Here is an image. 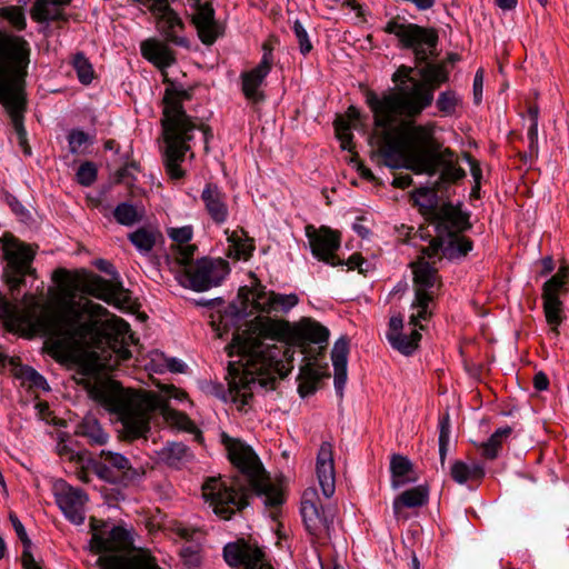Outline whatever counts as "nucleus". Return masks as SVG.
Wrapping results in <instances>:
<instances>
[{
    "instance_id": "obj_1",
    "label": "nucleus",
    "mask_w": 569,
    "mask_h": 569,
    "mask_svg": "<svg viewBox=\"0 0 569 569\" xmlns=\"http://www.w3.org/2000/svg\"><path fill=\"white\" fill-rule=\"evenodd\" d=\"M282 337L303 348L308 343L327 345L329 330L310 318L301 319L293 326L267 319L259 321L252 332L234 336L229 346V356L239 355L241 365L229 363V393L232 401L239 403V409L250 403L256 389L272 390L277 378H283L291 371L293 351L283 342H264Z\"/></svg>"
},
{
    "instance_id": "obj_2",
    "label": "nucleus",
    "mask_w": 569,
    "mask_h": 569,
    "mask_svg": "<svg viewBox=\"0 0 569 569\" xmlns=\"http://www.w3.org/2000/svg\"><path fill=\"white\" fill-rule=\"evenodd\" d=\"M221 441L230 462L238 469L239 475L229 480L220 476L206 479L202 485V497L209 502L213 512L221 519L229 520L249 505L252 492L263 496L264 503L269 507L281 505V491L271 481L252 448L224 432L221 435Z\"/></svg>"
},
{
    "instance_id": "obj_3",
    "label": "nucleus",
    "mask_w": 569,
    "mask_h": 569,
    "mask_svg": "<svg viewBox=\"0 0 569 569\" xmlns=\"http://www.w3.org/2000/svg\"><path fill=\"white\" fill-rule=\"evenodd\" d=\"M379 152L385 163L393 169L406 168L416 174L433 176L439 168L440 181L455 183L466 177V171L453 159V152L435 137V126L403 121L391 130H382Z\"/></svg>"
},
{
    "instance_id": "obj_4",
    "label": "nucleus",
    "mask_w": 569,
    "mask_h": 569,
    "mask_svg": "<svg viewBox=\"0 0 569 569\" xmlns=\"http://www.w3.org/2000/svg\"><path fill=\"white\" fill-rule=\"evenodd\" d=\"M91 395L110 412L118 416L127 440L146 437L150 430L151 416L157 410L172 426L182 430L193 428V422L187 415L172 409L168 400L156 392L124 389L119 382L110 380L93 386Z\"/></svg>"
},
{
    "instance_id": "obj_5",
    "label": "nucleus",
    "mask_w": 569,
    "mask_h": 569,
    "mask_svg": "<svg viewBox=\"0 0 569 569\" xmlns=\"http://www.w3.org/2000/svg\"><path fill=\"white\" fill-rule=\"evenodd\" d=\"M140 49L142 57L161 71L163 83L167 84L162 98L161 127L168 143V162L172 167L171 162L188 150L186 140L190 139V131L194 128L183 109V102L192 99L193 89H184L168 77L166 69L174 64L177 59L174 51L166 42L149 38L141 42ZM174 170V168H170V171L176 172Z\"/></svg>"
},
{
    "instance_id": "obj_6",
    "label": "nucleus",
    "mask_w": 569,
    "mask_h": 569,
    "mask_svg": "<svg viewBox=\"0 0 569 569\" xmlns=\"http://www.w3.org/2000/svg\"><path fill=\"white\" fill-rule=\"evenodd\" d=\"M31 48L21 36L0 29V103L6 108L18 143L26 154L31 153L23 126L26 110V78Z\"/></svg>"
},
{
    "instance_id": "obj_7",
    "label": "nucleus",
    "mask_w": 569,
    "mask_h": 569,
    "mask_svg": "<svg viewBox=\"0 0 569 569\" xmlns=\"http://www.w3.org/2000/svg\"><path fill=\"white\" fill-rule=\"evenodd\" d=\"M422 80L412 81V86H401L398 92L381 98L369 91L367 104L373 113L376 128L391 130L390 126L400 116L415 118L433 101V92L440 84L448 81L445 63H427L419 70Z\"/></svg>"
},
{
    "instance_id": "obj_8",
    "label": "nucleus",
    "mask_w": 569,
    "mask_h": 569,
    "mask_svg": "<svg viewBox=\"0 0 569 569\" xmlns=\"http://www.w3.org/2000/svg\"><path fill=\"white\" fill-rule=\"evenodd\" d=\"M2 261L1 280L6 284L11 300L3 293V298L16 305L20 310L24 308V297H22L21 306L17 303L18 295L26 284L27 277L37 278V270L32 263L38 251V244H30L21 241L12 233L6 232L0 238ZM0 292H2L0 290ZM24 293L23 296H26Z\"/></svg>"
},
{
    "instance_id": "obj_9",
    "label": "nucleus",
    "mask_w": 569,
    "mask_h": 569,
    "mask_svg": "<svg viewBox=\"0 0 569 569\" xmlns=\"http://www.w3.org/2000/svg\"><path fill=\"white\" fill-rule=\"evenodd\" d=\"M383 31L395 34L400 44L406 49H412L418 63L437 58L438 32L435 28H426L415 23L391 19L383 27Z\"/></svg>"
},
{
    "instance_id": "obj_10",
    "label": "nucleus",
    "mask_w": 569,
    "mask_h": 569,
    "mask_svg": "<svg viewBox=\"0 0 569 569\" xmlns=\"http://www.w3.org/2000/svg\"><path fill=\"white\" fill-rule=\"evenodd\" d=\"M425 257L422 254V257L410 264L415 283L412 308L417 309V312L410 316L409 325L413 327L419 326L420 329H423V326L419 325V321L431 318L432 311L429 309V305L433 301L441 287L438 270L429 261H426Z\"/></svg>"
},
{
    "instance_id": "obj_11",
    "label": "nucleus",
    "mask_w": 569,
    "mask_h": 569,
    "mask_svg": "<svg viewBox=\"0 0 569 569\" xmlns=\"http://www.w3.org/2000/svg\"><path fill=\"white\" fill-rule=\"evenodd\" d=\"M53 280L69 289L101 299L108 303L119 305L126 300V292L120 284H116L92 272H82L71 278L66 269H57Z\"/></svg>"
},
{
    "instance_id": "obj_12",
    "label": "nucleus",
    "mask_w": 569,
    "mask_h": 569,
    "mask_svg": "<svg viewBox=\"0 0 569 569\" xmlns=\"http://www.w3.org/2000/svg\"><path fill=\"white\" fill-rule=\"evenodd\" d=\"M301 516L308 533L315 540L326 542L331 538L336 509L319 508L318 495L312 488L305 490L302 495Z\"/></svg>"
},
{
    "instance_id": "obj_13",
    "label": "nucleus",
    "mask_w": 569,
    "mask_h": 569,
    "mask_svg": "<svg viewBox=\"0 0 569 569\" xmlns=\"http://www.w3.org/2000/svg\"><path fill=\"white\" fill-rule=\"evenodd\" d=\"M228 272L226 261L203 258L186 268L181 283L196 291H206L219 286Z\"/></svg>"
},
{
    "instance_id": "obj_14",
    "label": "nucleus",
    "mask_w": 569,
    "mask_h": 569,
    "mask_svg": "<svg viewBox=\"0 0 569 569\" xmlns=\"http://www.w3.org/2000/svg\"><path fill=\"white\" fill-rule=\"evenodd\" d=\"M94 473L102 480L114 483L119 477L127 480L139 479L143 469L133 468L127 457L111 450H101L99 460L92 462Z\"/></svg>"
},
{
    "instance_id": "obj_15",
    "label": "nucleus",
    "mask_w": 569,
    "mask_h": 569,
    "mask_svg": "<svg viewBox=\"0 0 569 569\" xmlns=\"http://www.w3.org/2000/svg\"><path fill=\"white\" fill-rule=\"evenodd\" d=\"M141 4L149 8L157 18V28L163 34L167 42L174 43L180 47H188V40L180 36L183 30V22L169 6V0H137Z\"/></svg>"
},
{
    "instance_id": "obj_16",
    "label": "nucleus",
    "mask_w": 569,
    "mask_h": 569,
    "mask_svg": "<svg viewBox=\"0 0 569 569\" xmlns=\"http://www.w3.org/2000/svg\"><path fill=\"white\" fill-rule=\"evenodd\" d=\"M306 236L309 240L312 254L320 261L333 267L345 264L337 254L340 248V232L329 227L315 228L311 224L306 227Z\"/></svg>"
},
{
    "instance_id": "obj_17",
    "label": "nucleus",
    "mask_w": 569,
    "mask_h": 569,
    "mask_svg": "<svg viewBox=\"0 0 569 569\" xmlns=\"http://www.w3.org/2000/svg\"><path fill=\"white\" fill-rule=\"evenodd\" d=\"M223 557L233 569H273L266 560L262 549L244 539L227 543L223 548Z\"/></svg>"
},
{
    "instance_id": "obj_18",
    "label": "nucleus",
    "mask_w": 569,
    "mask_h": 569,
    "mask_svg": "<svg viewBox=\"0 0 569 569\" xmlns=\"http://www.w3.org/2000/svg\"><path fill=\"white\" fill-rule=\"evenodd\" d=\"M263 56L260 63L253 69L241 73V87L246 99L251 103H259L266 96L261 90L266 77L272 67V47L269 42L262 46Z\"/></svg>"
},
{
    "instance_id": "obj_19",
    "label": "nucleus",
    "mask_w": 569,
    "mask_h": 569,
    "mask_svg": "<svg viewBox=\"0 0 569 569\" xmlns=\"http://www.w3.org/2000/svg\"><path fill=\"white\" fill-rule=\"evenodd\" d=\"M472 249V241L462 233H439L423 248L421 253L433 259L442 252L448 260L461 259Z\"/></svg>"
},
{
    "instance_id": "obj_20",
    "label": "nucleus",
    "mask_w": 569,
    "mask_h": 569,
    "mask_svg": "<svg viewBox=\"0 0 569 569\" xmlns=\"http://www.w3.org/2000/svg\"><path fill=\"white\" fill-rule=\"evenodd\" d=\"M56 500L63 515L74 525L84 521V505L88 496L79 488L64 482L56 487Z\"/></svg>"
},
{
    "instance_id": "obj_21",
    "label": "nucleus",
    "mask_w": 569,
    "mask_h": 569,
    "mask_svg": "<svg viewBox=\"0 0 569 569\" xmlns=\"http://www.w3.org/2000/svg\"><path fill=\"white\" fill-rule=\"evenodd\" d=\"M432 220L436 223L437 234L462 233L471 228L468 214L460 209L446 203L432 210Z\"/></svg>"
},
{
    "instance_id": "obj_22",
    "label": "nucleus",
    "mask_w": 569,
    "mask_h": 569,
    "mask_svg": "<svg viewBox=\"0 0 569 569\" xmlns=\"http://www.w3.org/2000/svg\"><path fill=\"white\" fill-rule=\"evenodd\" d=\"M316 473L326 498H331L336 490V471L333 460V446L323 441L317 453Z\"/></svg>"
},
{
    "instance_id": "obj_23",
    "label": "nucleus",
    "mask_w": 569,
    "mask_h": 569,
    "mask_svg": "<svg viewBox=\"0 0 569 569\" xmlns=\"http://www.w3.org/2000/svg\"><path fill=\"white\" fill-rule=\"evenodd\" d=\"M192 22L202 43L212 44L219 36V26L214 20V10L210 1L196 2Z\"/></svg>"
},
{
    "instance_id": "obj_24",
    "label": "nucleus",
    "mask_w": 569,
    "mask_h": 569,
    "mask_svg": "<svg viewBox=\"0 0 569 569\" xmlns=\"http://www.w3.org/2000/svg\"><path fill=\"white\" fill-rule=\"evenodd\" d=\"M91 529L94 531L89 543L92 552L102 553L124 550L130 545L129 533L121 527H113L107 538L97 532L98 526L93 519L91 520Z\"/></svg>"
},
{
    "instance_id": "obj_25",
    "label": "nucleus",
    "mask_w": 569,
    "mask_h": 569,
    "mask_svg": "<svg viewBox=\"0 0 569 569\" xmlns=\"http://www.w3.org/2000/svg\"><path fill=\"white\" fill-rule=\"evenodd\" d=\"M201 200L211 220L222 224L228 220L229 207L227 196L216 183H207L201 192Z\"/></svg>"
},
{
    "instance_id": "obj_26",
    "label": "nucleus",
    "mask_w": 569,
    "mask_h": 569,
    "mask_svg": "<svg viewBox=\"0 0 569 569\" xmlns=\"http://www.w3.org/2000/svg\"><path fill=\"white\" fill-rule=\"evenodd\" d=\"M97 563L101 569H161L154 558L146 553L100 556Z\"/></svg>"
},
{
    "instance_id": "obj_27",
    "label": "nucleus",
    "mask_w": 569,
    "mask_h": 569,
    "mask_svg": "<svg viewBox=\"0 0 569 569\" xmlns=\"http://www.w3.org/2000/svg\"><path fill=\"white\" fill-rule=\"evenodd\" d=\"M71 0H36L30 9V16L36 22L67 20L66 8Z\"/></svg>"
},
{
    "instance_id": "obj_28",
    "label": "nucleus",
    "mask_w": 569,
    "mask_h": 569,
    "mask_svg": "<svg viewBox=\"0 0 569 569\" xmlns=\"http://www.w3.org/2000/svg\"><path fill=\"white\" fill-rule=\"evenodd\" d=\"M349 353V340L341 337L335 342L331 351V360L335 369V387L340 397L347 382V361Z\"/></svg>"
},
{
    "instance_id": "obj_29",
    "label": "nucleus",
    "mask_w": 569,
    "mask_h": 569,
    "mask_svg": "<svg viewBox=\"0 0 569 569\" xmlns=\"http://www.w3.org/2000/svg\"><path fill=\"white\" fill-rule=\"evenodd\" d=\"M190 119H191V122L194 124V128L190 131V139L189 140H186V144L188 147V150L183 151V153L181 156H179V158L171 162V166L172 168H174L176 172L173 171H170V166H169V162H168V143L166 141V139L163 138V141H164V150H163V164H164V168H166V172L168 173V176L171 178V179H181L183 176H184V170L181 169V162L184 160V157L187 154V152L190 151L191 147H190V141L193 139V131L199 129L202 131L203 133V138H204V149L206 151L209 150V140L212 138V131H211V128L207 124H203V123H200V124H197L194 121H193V118L188 116ZM162 136L164 137V134L162 133Z\"/></svg>"
},
{
    "instance_id": "obj_30",
    "label": "nucleus",
    "mask_w": 569,
    "mask_h": 569,
    "mask_svg": "<svg viewBox=\"0 0 569 569\" xmlns=\"http://www.w3.org/2000/svg\"><path fill=\"white\" fill-rule=\"evenodd\" d=\"M429 490L426 486H417L409 490L403 491L393 501L395 516L400 519H406L403 515V508H418L422 507L428 502Z\"/></svg>"
},
{
    "instance_id": "obj_31",
    "label": "nucleus",
    "mask_w": 569,
    "mask_h": 569,
    "mask_svg": "<svg viewBox=\"0 0 569 569\" xmlns=\"http://www.w3.org/2000/svg\"><path fill=\"white\" fill-rule=\"evenodd\" d=\"M391 486L397 489L411 482H416L418 477L415 472L411 461L402 455H392L390 459Z\"/></svg>"
},
{
    "instance_id": "obj_32",
    "label": "nucleus",
    "mask_w": 569,
    "mask_h": 569,
    "mask_svg": "<svg viewBox=\"0 0 569 569\" xmlns=\"http://www.w3.org/2000/svg\"><path fill=\"white\" fill-rule=\"evenodd\" d=\"M360 117V111L355 106L347 109L346 117L338 116L335 120L336 136L340 141L343 150L352 151L355 146L352 143V133L350 132V121L357 120Z\"/></svg>"
},
{
    "instance_id": "obj_33",
    "label": "nucleus",
    "mask_w": 569,
    "mask_h": 569,
    "mask_svg": "<svg viewBox=\"0 0 569 569\" xmlns=\"http://www.w3.org/2000/svg\"><path fill=\"white\" fill-rule=\"evenodd\" d=\"M76 433L87 438L91 446H103L109 438L108 433L93 416H86L77 426Z\"/></svg>"
},
{
    "instance_id": "obj_34",
    "label": "nucleus",
    "mask_w": 569,
    "mask_h": 569,
    "mask_svg": "<svg viewBox=\"0 0 569 569\" xmlns=\"http://www.w3.org/2000/svg\"><path fill=\"white\" fill-rule=\"evenodd\" d=\"M160 459L169 467L180 468L192 460L190 449L181 442L168 443L159 452Z\"/></svg>"
},
{
    "instance_id": "obj_35",
    "label": "nucleus",
    "mask_w": 569,
    "mask_h": 569,
    "mask_svg": "<svg viewBox=\"0 0 569 569\" xmlns=\"http://www.w3.org/2000/svg\"><path fill=\"white\" fill-rule=\"evenodd\" d=\"M159 238H161L160 231L149 227H141L128 234L130 242L141 253H149L152 251Z\"/></svg>"
},
{
    "instance_id": "obj_36",
    "label": "nucleus",
    "mask_w": 569,
    "mask_h": 569,
    "mask_svg": "<svg viewBox=\"0 0 569 569\" xmlns=\"http://www.w3.org/2000/svg\"><path fill=\"white\" fill-rule=\"evenodd\" d=\"M239 296H244L246 300L249 299V296L252 298V303L254 309L261 312L271 313L273 312V291H266L263 287L259 286L252 290L247 287H242L239 290Z\"/></svg>"
},
{
    "instance_id": "obj_37",
    "label": "nucleus",
    "mask_w": 569,
    "mask_h": 569,
    "mask_svg": "<svg viewBox=\"0 0 569 569\" xmlns=\"http://www.w3.org/2000/svg\"><path fill=\"white\" fill-rule=\"evenodd\" d=\"M511 433L512 428L509 426L497 429L488 439V441L482 442L479 446L481 456L489 460L496 459L502 447V443L510 437Z\"/></svg>"
},
{
    "instance_id": "obj_38",
    "label": "nucleus",
    "mask_w": 569,
    "mask_h": 569,
    "mask_svg": "<svg viewBox=\"0 0 569 569\" xmlns=\"http://www.w3.org/2000/svg\"><path fill=\"white\" fill-rule=\"evenodd\" d=\"M452 479L462 485L468 480H480L485 476V469L480 463H472L468 466L463 461L457 460L453 462L450 469Z\"/></svg>"
},
{
    "instance_id": "obj_39",
    "label": "nucleus",
    "mask_w": 569,
    "mask_h": 569,
    "mask_svg": "<svg viewBox=\"0 0 569 569\" xmlns=\"http://www.w3.org/2000/svg\"><path fill=\"white\" fill-rule=\"evenodd\" d=\"M113 217L120 224L133 226L143 219L144 210L131 203L122 202L114 208Z\"/></svg>"
},
{
    "instance_id": "obj_40",
    "label": "nucleus",
    "mask_w": 569,
    "mask_h": 569,
    "mask_svg": "<svg viewBox=\"0 0 569 569\" xmlns=\"http://www.w3.org/2000/svg\"><path fill=\"white\" fill-rule=\"evenodd\" d=\"M390 345L403 355H411L417 348L421 339V335L417 329H413L409 336L402 333L387 335Z\"/></svg>"
},
{
    "instance_id": "obj_41",
    "label": "nucleus",
    "mask_w": 569,
    "mask_h": 569,
    "mask_svg": "<svg viewBox=\"0 0 569 569\" xmlns=\"http://www.w3.org/2000/svg\"><path fill=\"white\" fill-rule=\"evenodd\" d=\"M569 280V266H561L557 273L553 274L542 287V296L559 297L560 292L566 289Z\"/></svg>"
},
{
    "instance_id": "obj_42",
    "label": "nucleus",
    "mask_w": 569,
    "mask_h": 569,
    "mask_svg": "<svg viewBox=\"0 0 569 569\" xmlns=\"http://www.w3.org/2000/svg\"><path fill=\"white\" fill-rule=\"evenodd\" d=\"M543 311L547 322L552 326V330L558 333L557 327L562 321V302L559 297L542 296Z\"/></svg>"
},
{
    "instance_id": "obj_43",
    "label": "nucleus",
    "mask_w": 569,
    "mask_h": 569,
    "mask_svg": "<svg viewBox=\"0 0 569 569\" xmlns=\"http://www.w3.org/2000/svg\"><path fill=\"white\" fill-rule=\"evenodd\" d=\"M243 234H244V231L241 229L240 231H232L228 236V241L233 247V249L236 251V257L238 259L249 258L251 254V251L253 250V246L251 244L250 240L242 238Z\"/></svg>"
},
{
    "instance_id": "obj_44",
    "label": "nucleus",
    "mask_w": 569,
    "mask_h": 569,
    "mask_svg": "<svg viewBox=\"0 0 569 569\" xmlns=\"http://www.w3.org/2000/svg\"><path fill=\"white\" fill-rule=\"evenodd\" d=\"M439 456L443 466L450 438V417L448 412L439 418Z\"/></svg>"
},
{
    "instance_id": "obj_45",
    "label": "nucleus",
    "mask_w": 569,
    "mask_h": 569,
    "mask_svg": "<svg viewBox=\"0 0 569 569\" xmlns=\"http://www.w3.org/2000/svg\"><path fill=\"white\" fill-rule=\"evenodd\" d=\"M0 17L6 19L18 31H22L27 27L24 13L19 7L0 8Z\"/></svg>"
},
{
    "instance_id": "obj_46",
    "label": "nucleus",
    "mask_w": 569,
    "mask_h": 569,
    "mask_svg": "<svg viewBox=\"0 0 569 569\" xmlns=\"http://www.w3.org/2000/svg\"><path fill=\"white\" fill-rule=\"evenodd\" d=\"M73 67L81 83L89 84L93 79V69L83 53L79 52L73 58Z\"/></svg>"
},
{
    "instance_id": "obj_47",
    "label": "nucleus",
    "mask_w": 569,
    "mask_h": 569,
    "mask_svg": "<svg viewBox=\"0 0 569 569\" xmlns=\"http://www.w3.org/2000/svg\"><path fill=\"white\" fill-rule=\"evenodd\" d=\"M194 250L196 246L189 243L171 248V258L177 266L183 267V273L186 272V268L190 266L189 262L193 258Z\"/></svg>"
},
{
    "instance_id": "obj_48",
    "label": "nucleus",
    "mask_w": 569,
    "mask_h": 569,
    "mask_svg": "<svg viewBox=\"0 0 569 569\" xmlns=\"http://www.w3.org/2000/svg\"><path fill=\"white\" fill-rule=\"evenodd\" d=\"M180 557L188 569H196L201 563L200 547L198 545H187L180 550Z\"/></svg>"
},
{
    "instance_id": "obj_49",
    "label": "nucleus",
    "mask_w": 569,
    "mask_h": 569,
    "mask_svg": "<svg viewBox=\"0 0 569 569\" xmlns=\"http://www.w3.org/2000/svg\"><path fill=\"white\" fill-rule=\"evenodd\" d=\"M458 101L459 100L455 92H441L437 99V108L442 114L450 116L455 112Z\"/></svg>"
},
{
    "instance_id": "obj_50",
    "label": "nucleus",
    "mask_w": 569,
    "mask_h": 569,
    "mask_svg": "<svg viewBox=\"0 0 569 569\" xmlns=\"http://www.w3.org/2000/svg\"><path fill=\"white\" fill-rule=\"evenodd\" d=\"M97 179V169L92 162L82 163L77 171V181L82 186H91Z\"/></svg>"
},
{
    "instance_id": "obj_51",
    "label": "nucleus",
    "mask_w": 569,
    "mask_h": 569,
    "mask_svg": "<svg viewBox=\"0 0 569 569\" xmlns=\"http://www.w3.org/2000/svg\"><path fill=\"white\" fill-rule=\"evenodd\" d=\"M273 300V312H286L299 302L298 296L295 293L280 295L274 292Z\"/></svg>"
},
{
    "instance_id": "obj_52",
    "label": "nucleus",
    "mask_w": 569,
    "mask_h": 569,
    "mask_svg": "<svg viewBox=\"0 0 569 569\" xmlns=\"http://www.w3.org/2000/svg\"><path fill=\"white\" fill-rule=\"evenodd\" d=\"M293 31L296 34V38L299 42V49L300 52L306 56L312 50L311 41L309 40L308 32L303 28V26L300 23V21L296 20L293 23Z\"/></svg>"
},
{
    "instance_id": "obj_53",
    "label": "nucleus",
    "mask_w": 569,
    "mask_h": 569,
    "mask_svg": "<svg viewBox=\"0 0 569 569\" xmlns=\"http://www.w3.org/2000/svg\"><path fill=\"white\" fill-rule=\"evenodd\" d=\"M413 68L400 66L397 71L392 76L393 82H399L398 89L396 92L399 91L401 86H412V81H417L411 77V73L413 72Z\"/></svg>"
},
{
    "instance_id": "obj_54",
    "label": "nucleus",
    "mask_w": 569,
    "mask_h": 569,
    "mask_svg": "<svg viewBox=\"0 0 569 569\" xmlns=\"http://www.w3.org/2000/svg\"><path fill=\"white\" fill-rule=\"evenodd\" d=\"M70 151L77 153L89 141V136L81 130H73L68 137Z\"/></svg>"
},
{
    "instance_id": "obj_55",
    "label": "nucleus",
    "mask_w": 569,
    "mask_h": 569,
    "mask_svg": "<svg viewBox=\"0 0 569 569\" xmlns=\"http://www.w3.org/2000/svg\"><path fill=\"white\" fill-rule=\"evenodd\" d=\"M169 237L177 242V246L188 244L192 238L191 227L172 228L168 231Z\"/></svg>"
},
{
    "instance_id": "obj_56",
    "label": "nucleus",
    "mask_w": 569,
    "mask_h": 569,
    "mask_svg": "<svg viewBox=\"0 0 569 569\" xmlns=\"http://www.w3.org/2000/svg\"><path fill=\"white\" fill-rule=\"evenodd\" d=\"M9 519L14 528L17 536L23 543L24 549H27V550L30 549L31 540L29 539L27 531H26L23 525L21 523V521L19 520V518L17 517V515L13 512H10Z\"/></svg>"
},
{
    "instance_id": "obj_57",
    "label": "nucleus",
    "mask_w": 569,
    "mask_h": 569,
    "mask_svg": "<svg viewBox=\"0 0 569 569\" xmlns=\"http://www.w3.org/2000/svg\"><path fill=\"white\" fill-rule=\"evenodd\" d=\"M23 375H24L26 379L29 380L33 387L41 388V389L47 388L46 379L40 373H38L36 370H33L32 368L24 369Z\"/></svg>"
},
{
    "instance_id": "obj_58",
    "label": "nucleus",
    "mask_w": 569,
    "mask_h": 569,
    "mask_svg": "<svg viewBox=\"0 0 569 569\" xmlns=\"http://www.w3.org/2000/svg\"><path fill=\"white\" fill-rule=\"evenodd\" d=\"M299 379L309 381L312 379V381L318 383L321 379V375L316 369L312 368L311 363H306L300 369Z\"/></svg>"
},
{
    "instance_id": "obj_59",
    "label": "nucleus",
    "mask_w": 569,
    "mask_h": 569,
    "mask_svg": "<svg viewBox=\"0 0 569 569\" xmlns=\"http://www.w3.org/2000/svg\"><path fill=\"white\" fill-rule=\"evenodd\" d=\"M529 148L531 153L538 152V122H531L528 129Z\"/></svg>"
},
{
    "instance_id": "obj_60",
    "label": "nucleus",
    "mask_w": 569,
    "mask_h": 569,
    "mask_svg": "<svg viewBox=\"0 0 569 569\" xmlns=\"http://www.w3.org/2000/svg\"><path fill=\"white\" fill-rule=\"evenodd\" d=\"M482 88H483V70L479 69L476 72L475 80H473V96L477 103L481 100L482 94Z\"/></svg>"
},
{
    "instance_id": "obj_61",
    "label": "nucleus",
    "mask_w": 569,
    "mask_h": 569,
    "mask_svg": "<svg viewBox=\"0 0 569 569\" xmlns=\"http://www.w3.org/2000/svg\"><path fill=\"white\" fill-rule=\"evenodd\" d=\"M466 159L470 164V172H471V176H472L475 182H477V184H480V181L482 178V171H481L479 161L476 160L475 158H472L468 153L466 154Z\"/></svg>"
},
{
    "instance_id": "obj_62",
    "label": "nucleus",
    "mask_w": 569,
    "mask_h": 569,
    "mask_svg": "<svg viewBox=\"0 0 569 569\" xmlns=\"http://www.w3.org/2000/svg\"><path fill=\"white\" fill-rule=\"evenodd\" d=\"M299 386H298V391L299 393L301 395V397H306V396H309L311 393H313L317 389V382L312 381V379L309 381V380H302V379H299Z\"/></svg>"
},
{
    "instance_id": "obj_63",
    "label": "nucleus",
    "mask_w": 569,
    "mask_h": 569,
    "mask_svg": "<svg viewBox=\"0 0 569 569\" xmlns=\"http://www.w3.org/2000/svg\"><path fill=\"white\" fill-rule=\"evenodd\" d=\"M21 561L23 569H41V567L36 562L30 549H23Z\"/></svg>"
},
{
    "instance_id": "obj_64",
    "label": "nucleus",
    "mask_w": 569,
    "mask_h": 569,
    "mask_svg": "<svg viewBox=\"0 0 569 569\" xmlns=\"http://www.w3.org/2000/svg\"><path fill=\"white\" fill-rule=\"evenodd\" d=\"M403 327V320L400 315L392 316L389 321V330L387 335H398L401 333V329Z\"/></svg>"
}]
</instances>
